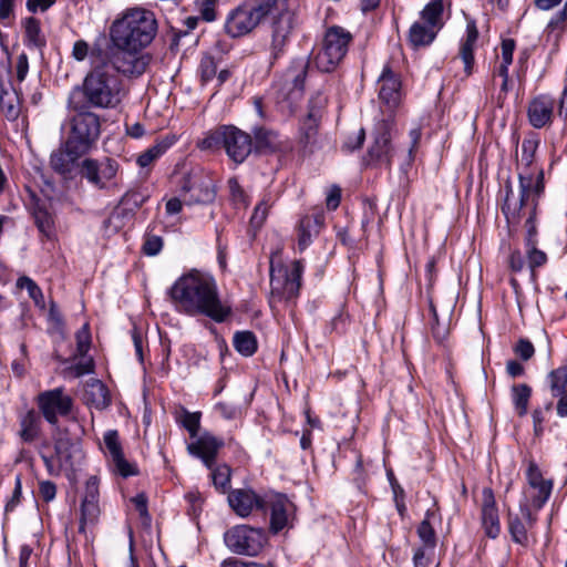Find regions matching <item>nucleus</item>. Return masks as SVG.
I'll use <instances>...</instances> for the list:
<instances>
[{
    "label": "nucleus",
    "mask_w": 567,
    "mask_h": 567,
    "mask_svg": "<svg viewBox=\"0 0 567 567\" xmlns=\"http://www.w3.org/2000/svg\"><path fill=\"white\" fill-rule=\"evenodd\" d=\"M224 150L235 164H241L252 151L251 136L236 126L227 125Z\"/></svg>",
    "instance_id": "6ab92c4d"
},
{
    "label": "nucleus",
    "mask_w": 567,
    "mask_h": 567,
    "mask_svg": "<svg viewBox=\"0 0 567 567\" xmlns=\"http://www.w3.org/2000/svg\"><path fill=\"white\" fill-rule=\"evenodd\" d=\"M532 396V388L526 383L514 384L511 389V398L516 413L524 416L528 410Z\"/></svg>",
    "instance_id": "58836bf2"
},
{
    "label": "nucleus",
    "mask_w": 567,
    "mask_h": 567,
    "mask_svg": "<svg viewBox=\"0 0 567 567\" xmlns=\"http://www.w3.org/2000/svg\"><path fill=\"white\" fill-rule=\"evenodd\" d=\"M212 470V478L216 488L226 493L230 484L231 470L228 465L221 464Z\"/></svg>",
    "instance_id": "3c124183"
},
{
    "label": "nucleus",
    "mask_w": 567,
    "mask_h": 567,
    "mask_svg": "<svg viewBox=\"0 0 567 567\" xmlns=\"http://www.w3.org/2000/svg\"><path fill=\"white\" fill-rule=\"evenodd\" d=\"M32 216L39 231L47 238H51L54 235V219L45 205L34 204Z\"/></svg>",
    "instance_id": "c9c22d12"
},
{
    "label": "nucleus",
    "mask_w": 567,
    "mask_h": 567,
    "mask_svg": "<svg viewBox=\"0 0 567 567\" xmlns=\"http://www.w3.org/2000/svg\"><path fill=\"white\" fill-rule=\"evenodd\" d=\"M547 381L553 398L567 393V365L550 371Z\"/></svg>",
    "instance_id": "a18cd8bd"
},
{
    "label": "nucleus",
    "mask_w": 567,
    "mask_h": 567,
    "mask_svg": "<svg viewBox=\"0 0 567 567\" xmlns=\"http://www.w3.org/2000/svg\"><path fill=\"white\" fill-rule=\"evenodd\" d=\"M120 165L111 157L85 158L80 165V175L96 189H106L115 179Z\"/></svg>",
    "instance_id": "9d476101"
},
{
    "label": "nucleus",
    "mask_w": 567,
    "mask_h": 567,
    "mask_svg": "<svg viewBox=\"0 0 567 567\" xmlns=\"http://www.w3.org/2000/svg\"><path fill=\"white\" fill-rule=\"evenodd\" d=\"M41 433V416L33 409L28 410L19 416L18 436L23 443H32L39 439Z\"/></svg>",
    "instance_id": "2f4dec72"
},
{
    "label": "nucleus",
    "mask_w": 567,
    "mask_h": 567,
    "mask_svg": "<svg viewBox=\"0 0 567 567\" xmlns=\"http://www.w3.org/2000/svg\"><path fill=\"white\" fill-rule=\"evenodd\" d=\"M307 66L306 62L298 61L286 73V82L291 83L290 94L295 97H299L303 92Z\"/></svg>",
    "instance_id": "e433bc0d"
},
{
    "label": "nucleus",
    "mask_w": 567,
    "mask_h": 567,
    "mask_svg": "<svg viewBox=\"0 0 567 567\" xmlns=\"http://www.w3.org/2000/svg\"><path fill=\"white\" fill-rule=\"evenodd\" d=\"M17 286L28 291L29 297L34 301L35 306L42 309L45 307L42 290L33 279L27 276L20 277L17 280Z\"/></svg>",
    "instance_id": "49530a36"
},
{
    "label": "nucleus",
    "mask_w": 567,
    "mask_h": 567,
    "mask_svg": "<svg viewBox=\"0 0 567 567\" xmlns=\"http://www.w3.org/2000/svg\"><path fill=\"white\" fill-rule=\"evenodd\" d=\"M131 502L133 503L136 512L138 513L142 523L144 525L151 524V515L147 509V496L144 493H140L134 496Z\"/></svg>",
    "instance_id": "680f3d73"
},
{
    "label": "nucleus",
    "mask_w": 567,
    "mask_h": 567,
    "mask_svg": "<svg viewBox=\"0 0 567 567\" xmlns=\"http://www.w3.org/2000/svg\"><path fill=\"white\" fill-rule=\"evenodd\" d=\"M100 515V506L99 502L92 501H82L81 505V520H80V532L85 530V526L89 524H94Z\"/></svg>",
    "instance_id": "de8ad7c7"
},
{
    "label": "nucleus",
    "mask_w": 567,
    "mask_h": 567,
    "mask_svg": "<svg viewBox=\"0 0 567 567\" xmlns=\"http://www.w3.org/2000/svg\"><path fill=\"white\" fill-rule=\"evenodd\" d=\"M326 102L321 93H317L309 101L308 114L301 123L299 134V144L306 153H313L318 147V126Z\"/></svg>",
    "instance_id": "f8f14e48"
},
{
    "label": "nucleus",
    "mask_w": 567,
    "mask_h": 567,
    "mask_svg": "<svg viewBox=\"0 0 567 567\" xmlns=\"http://www.w3.org/2000/svg\"><path fill=\"white\" fill-rule=\"evenodd\" d=\"M25 43L32 48H43L45 39L41 33L40 22L33 17L27 18L24 21Z\"/></svg>",
    "instance_id": "79ce46f5"
},
{
    "label": "nucleus",
    "mask_w": 567,
    "mask_h": 567,
    "mask_svg": "<svg viewBox=\"0 0 567 567\" xmlns=\"http://www.w3.org/2000/svg\"><path fill=\"white\" fill-rule=\"evenodd\" d=\"M145 200L146 197L138 192H126L118 203L135 215Z\"/></svg>",
    "instance_id": "13d9d810"
},
{
    "label": "nucleus",
    "mask_w": 567,
    "mask_h": 567,
    "mask_svg": "<svg viewBox=\"0 0 567 567\" xmlns=\"http://www.w3.org/2000/svg\"><path fill=\"white\" fill-rule=\"evenodd\" d=\"M429 513L426 514V517L421 522V524L417 527V535L422 543L424 544L425 549H430L431 551L434 549L436 545V537L435 532L433 527L430 524L429 520Z\"/></svg>",
    "instance_id": "5fc2aeb1"
},
{
    "label": "nucleus",
    "mask_w": 567,
    "mask_h": 567,
    "mask_svg": "<svg viewBox=\"0 0 567 567\" xmlns=\"http://www.w3.org/2000/svg\"><path fill=\"white\" fill-rule=\"evenodd\" d=\"M247 4L260 22L266 18H271V21H275L280 20L284 16L295 17L288 6V0H248Z\"/></svg>",
    "instance_id": "b1692460"
},
{
    "label": "nucleus",
    "mask_w": 567,
    "mask_h": 567,
    "mask_svg": "<svg viewBox=\"0 0 567 567\" xmlns=\"http://www.w3.org/2000/svg\"><path fill=\"white\" fill-rule=\"evenodd\" d=\"M37 404L45 421L56 425L59 416H66L71 412L73 401L63 388H55L41 392L37 396Z\"/></svg>",
    "instance_id": "ddd939ff"
},
{
    "label": "nucleus",
    "mask_w": 567,
    "mask_h": 567,
    "mask_svg": "<svg viewBox=\"0 0 567 567\" xmlns=\"http://www.w3.org/2000/svg\"><path fill=\"white\" fill-rule=\"evenodd\" d=\"M76 355L84 357L91 348V332L89 323H84L75 333Z\"/></svg>",
    "instance_id": "6e6d98bb"
},
{
    "label": "nucleus",
    "mask_w": 567,
    "mask_h": 567,
    "mask_svg": "<svg viewBox=\"0 0 567 567\" xmlns=\"http://www.w3.org/2000/svg\"><path fill=\"white\" fill-rule=\"evenodd\" d=\"M525 246H526V255H527L528 266L532 270H534L536 267H542L547 262L546 254L543 250H539L536 248L535 233L533 229L528 230Z\"/></svg>",
    "instance_id": "37998d69"
},
{
    "label": "nucleus",
    "mask_w": 567,
    "mask_h": 567,
    "mask_svg": "<svg viewBox=\"0 0 567 567\" xmlns=\"http://www.w3.org/2000/svg\"><path fill=\"white\" fill-rule=\"evenodd\" d=\"M200 412H189L186 408L181 406L175 413V420L190 435L192 439L197 437L200 427Z\"/></svg>",
    "instance_id": "ea45409f"
},
{
    "label": "nucleus",
    "mask_w": 567,
    "mask_h": 567,
    "mask_svg": "<svg viewBox=\"0 0 567 567\" xmlns=\"http://www.w3.org/2000/svg\"><path fill=\"white\" fill-rule=\"evenodd\" d=\"M103 453L113 471L123 477L137 474L135 465L127 462L123 454V449L115 430H109L103 435Z\"/></svg>",
    "instance_id": "2eb2a0df"
},
{
    "label": "nucleus",
    "mask_w": 567,
    "mask_h": 567,
    "mask_svg": "<svg viewBox=\"0 0 567 567\" xmlns=\"http://www.w3.org/2000/svg\"><path fill=\"white\" fill-rule=\"evenodd\" d=\"M82 155L73 154L68 147V141L64 142L63 147L53 152L50 157V165L54 172L69 177L74 171L76 161Z\"/></svg>",
    "instance_id": "72a5a7b5"
},
{
    "label": "nucleus",
    "mask_w": 567,
    "mask_h": 567,
    "mask_svg": "<svg viewBox=\"0 0 567 567\" xmlns=\"http://www.w3.org/2000/svg\"><path fill=\"white\" fill-rule=\"evenodd\" d=\"M526 478L528 489L525 492V499L522 502L528 504V501H530L529 506L539 511L551 494L553 482L543 477L538 465L533 461L528 464Z\"/></svg>",
    "instance_id": "4468645a"
},
{
    "label": "nucleus",
    "mask_w": 567,
    "mask_h": 567,
    "mask_svg": "<svg viewBox=\"0 0 567 567\" xmlns=\"http://www.w3.org/2000/svg\"><path fill=\"white\" fill-rule=\"evenodd\" d=\"M163 248L161 236L147 234L143 244V252L146 256H156Z\"/></svg>",
    "instance_id": "e2e57ef3"
},
{
    "label": "nucleus",
    "mask_w": 567,
    "mask_h": 567,
    "mask_svg": "<svg viewBox=\"0 0 567 567\" xmlns=\"http://www.w3.org/2000/svg\"><path fill=\"white\" fill-rule=\"evenodd\" d=\"M0 110L8 121H16L21 113V99L17 89L11 84H0Z\"/></svg>",
    "instance_id": "473e14b6"
},
{
    "label": "nucleus",
    "mask_w": 567,
    "mask_h": 567,
    "mask_svg": "<svg viewBox=\"0 0 567 567\" xmlns=\"http://www.w3.org/2000/svg\"><path fill=\"white\" fill-rule=\"evenodd\" d=\"M429 311H430L429 323L431 327V333L436 342L442 343L447 338L449 329L444 324L440 323L436 309L432 302H430Z\"/></svg>",
    "instance_id": "864d4df0"
},
{
    "label": "nucleus",
    "mask_w": 567,
    "mask_h": 567,
    "mask_svg": "<svg viewBox=\"0 0 567 567\" xmlns=\"http://www.w3.org/2000/svg\"><path fill=\"white\" fill-rule=\"evenodd\" d=\"M223 445L224 442L221 440L209 433H204L187 445V451L190 455L200 458L208 468H212L217 453Z\"/></svg>",
    "instance_id": "4be33fe9"
},
{
    "label": "nucleus",
    "mask_w": 567,
    "mask_h": 567,
    "mask_svg": "<svg viewBox=\"0 0 567 567\" xmlns=\"http://www.w3.org/2000/svg\"><path fill=\"white\" fill-rule=\"evenodd\" d=\"M93 370H94L93 359L85 354L84 357H81V360L78 363L70 367L68 369V372L74 378H80L82 375L92 373Z\"/></svg>",
    "instance_id": "052dcab7"
},
{
    "label": "nucleus",
    "mask_w": 567,
    "mask_h": 567,
    "mask_svg": "<svg viewBox=\"0 0 567 567\" xmlns=\"http://www.w3.org/2000/svg\"><path fill=\"white\" fill-rule=\"evenodd\" d=\"M293 22L295 17L288 18L287 16H284L280 20L271 21V43L269 47L271 63L285 54Z\"/></svg>",
    "instance_id": "5701e85b"
},
{
    "label": "nucleus",
    "mask_w": 567,
    "mask_h": 567,
    "mask_svg": "<svg viewBox=\"0 0 567 567\" xmlns=\"http://www.w3.org/2000/svg\"><path fill=\"white\" fill-rule=\"evenodd\" d=\"M515 352L518 357L526 361L534 355L535 349L530 341L520 339L515 347Z\"/></svg>",
    "instance_id": "69168bd1"
},
{
    "label": "nucleus",
    "mask_w": 567,
    "mask_h": 567,
    "mask_svg": "<svg viewBox=\"0 0 567 567\" xmlns=\"http://www.w3.org/2000/svg\"><path fill=\"white\" fill-rule=\"evenodd\" d=\"M168 295L175 310L182 315L224 322L231 313V307L221 300L217 281L209 272L193 269L182 275Z\"/></svg>",
    "instance_id": "f257e3e1"
},
{
    "label": "nucleus",
    "mask_w": 567,
    "mask_h": 567,
    "mask_svg": "<svg viewBox=\"0 0 567 567\" xmlns=\"http://www.w3.org/2000/svg\"><path fill=\"white\" fill-rule=\"evenodd\" d=\"M134 217V214L131 213L127 208L122 206L120 203L111 213L106 223L109 226L113 227L115 230L124 227L128 221H131Z\"/></svg>",
    "instance_id": "8fccbe9b"
},
{
    "label": "nucleus",
    "mask_w": 567,
    "mask_h": 567,
    "mask_svg": "<svg viewBox=\"0 0 567 567\" xmlns=\"http://www.w3.org/2000/svg\"><path fill=\"white\" fill-rule=\"evenodd\" d=\"M478 29L474 19H467L465 37L461 41L460 56L464 63V72L468 76L474 68V52L477 48Z\"/></svg>",
    "instance_id": "c756f323"
},
{
    "label": "nucleus",
    "mask_w": 567,
    "mask_h": 567,
    "mask_svg": "<svg viewBox=\"0 0 567 567\" xmlns=\"http://www.w3.org/2000/svg\"><path fill=\"white\" fill-rule=\"evenodd\" d=\"M173 143L174 141L168 138L157 142L137 157V164L141 167H147L154 161L159 158L173 145Z\"/></svg>",
    "instance_id": "c03bdc74"
},
{
    "label": "nucleus",
    "mask_w": 567,
    "mask_h": 567,
    "mask_svg": "<svg viewBox=\"0 0 567 567\" xmlns=\"http://www.w3.org/2000/svg\"><path fill=\"white\" fill-rule=\"evenodd\" d=\"M261 512H269L270 530L274 534H278L289 525L293 504L282 494L266 493L265 509Z\"/></svg>",
    "instance_id": "dca6fc26"
},
{
    "label": "nucleus",
    "mask_w": 567,
    "mask_h": 567,
    "mask_svg": "<svg viewBox=\"0 0 567 567\" xmlns=\"http://www.w3.org/2000/svg\"><path fill=\"white\" fill-rule=\"evenodd\" d=\"M259 23L260 21L246 3L229 11L225 21V31L231 38H239L250 33Z\"/></svg>",
    "instance_id": "aec40b11"
},
{
    "label": "nucleus",
    "mask_w": 567,
    "mask_h": 567,
    "mask_svg": "<svg viewBox=\"0 0 567 567\" xmlns=\"http://www.w3.org/2000/svg\"><path fill=\"white\" fill-rule=\"evenodd\" d=\"M90 47L89 43L84 40H78L74 42L72 48V56L74 60L81 62L84 61L89 56Z\"/></svg>",
    "instance_id": "338daca9"
},
{
    "label": "nucleus",
    "mask_w": 567,
    "mask_h": 567,
    "mask_svg": "<svg viewBox=\"0 0 567 567\" xmlns=\"http://www.w3.org/2000/svg\"><path fill=\"white\" fill-rule=\"evenodd\" d=\"M254 136L257 150L271 148L276 142L275 133L264 127H256L254 130Z\"/></svg>",
    "instance_id": "bf43d9fd"
},
{
    "label": "nucleus",
    "mask_w": 567,
    "mask_h": 567,
    "mask_svg": "<svg viewBox=\"0 0 567 567\" xmlns=\"http://www.w3.org/2000/svg\"><path fill=\"white\" fill-rule=\"evenodd\" d=\"M226 127L227 125H223L216 130L206 132L204 137L197 141V148L210 153H215L224 148Z\"/></svg>",
    "instance_id": "4c0bfd02"
},
{
    "label": "nucleus",
    "mask_w": 567,
    "mask_h": 567,
    "mask_svg": "<svg viewBox=\"0 0 567 567\" xmlns=\"http://www.w3.org/2000/svg\"><path fill=\"white\" fill-rule=\"evenodd\" d=\"M99 485H100L99 477L95 475L90 476L85 483L83 501L99 502V496H100Z\"/></svg>",
    "instance_id": "0e129e2a"
},
{
    "label": "nucleus",
    "mask_w": 567,
    "mask_h": 567,
    "mask_svg": "<svg viewBox=\"0 0 567 567\" xmlns=\"http://www.w3.org/2000/svg\"><path fill=\"white\" fill-rule=\"evenodd\" d=\"M124 95L122 81L109 71V64H101L85 75L82 85L72 89L68 97V109H115Z\"/></svg>",
    "instance_id": "f03ea898"
},
{
    "label": "nucleus",
    "mask_w": 567,
    "mask_h": 567,
    "mask_svg": "<svg viewBox=\"0 0 567 567\" xmlns=\"http://www.w3.org/2000/svg\"><path fill=\"white\" fill-rule=\"evenodd\" d=\"M444 24V1H430L420 12V20L413 22L409 29V44L413 49L429 47Z\"/></svg>",
    "instance_id": "39448f33"
},
{
    "label": "nucleus",
    "mask_w": 567,
    "mask_h": 567,
    "mask_svg": "<svg viewBox=\"0 0 567 567\" xmlns=\"http://www.w3.org/2000/svg\"><path fill=\"white\" fill-rule=\"evenodd\" d=\"M323 223L324 215L321 212L306 215L300 219L298 228V247L300 251L305 250L310 245L312 238L319 234Z\"/></svg>",
    "instance_id": "7c9ffc66"
},
{
    "label": "nucleus",
    "mask_w": 567,
    "mask_h": 567,
    "mask_svg": "<svg viewBox=\"0 0 567 567\" xmlns=\"http://www.w3.org/2000/svg\"><path fill=\"white\" fill-rule=\"evenodd\" d=\"M504 204L502 206V210L505 214L507 220L511 218H516L520 210L524 208H528L530 213H534L538 203V199L543 194H536L534 192L529 193L526 198L523 197L522 186L519 185V196L515 198L513 185L511 179H507L504 184Z\"/></svg>",
    "instance_id": "412c9836"
},
{
    "label": "nucleus",
    "mask_w": 567,
    "mask_h": 567,
    "mask_svg": "<svg viewBox=\"0 0 567 567\" xmlns=\"http://www.w3.org/2000/svg\"><path fill=\"white\" fill-rule=\"evenodd\" d=\"M85 398L89 404L99 410L105 409L111 403L109 390L99 380H93L87 383Z\"/></svg>",
    "instance_id": "f704fd0d"
},
{
    "label": "nucleus",
    "mask_w": 567,
    "mask_h": 567,
    "mask_svg": "<svg viewBox=\"0 0 567 567\" xmlns=\"http://www.w3.org/2000/svg\"><path fill=\"white\" fill-rule=\"evenodd\" d=\"M17 80L21 83L24 81L28 72H29V59L28 55L22 52L17 58Z\"/></svg>",
    "instance_id": "774afa93"
},
{
    "label": "nucleus",
    "mask_w": 567,
    "mask_h": 567,
    "mask_svg": "<svg viewBox=\"0 0 567 567\" xmlns=\"http://www.w3.org/2000/svg\"><path fill=\"white\" fill-rule=\"evenodd\" d=\"M303 265L300 260L288 265L270 261L271 299L277 301H291L298 297L301 288Z\"/></svg>",
    "instance_id": "0eeeda50"
},
{
    "label": "nucleus",
    "mask_w": 567,
    "mask_h": 567,
    "mask_svg": "<svg viewBox=\"0 0 567 567\" xmlns=\"http://www.w3.org/2000/svg\"><path fill=\"white\" fill-rule=\"evenodd\" d=\"M234 348L244 357H251L257 351V340L250 331H238L234 334Z\"/></svg>",
    "instance_id": "a19ab883"
},
{
    "label": "nucleus",
    "mask_w": 567,
    "mask_h": 567,
    "mask_svg": "<svg viewBox=\"0 0 567 567\" xmlns=\"http://www.w3.org/2000/svg\"><path fill=\"white\" fill-rule=\"evenodd\" d=\"M268 542L262 528L251 527L246 524L236 525L224 534L226 547L234 554L243 556H257Z\"/></svg>",
    "instance_id": "1a4fd4ad"
},
{
    "label": "nucleus",
    "mask_w": 567,
    "mask_h": 567,
    "mask_svg": "<svg viewBox=\"0 0 567 567\" xmlns=\"http://www.w3.org/2000/svg\"><path fill=\"white\" fill-rule=\"evenodd\" d=\"M265 495L257 494L252 488H235L228 493V505L236 515L248 517L255 509H265Z\"/></svg>",
    "instance_id": "f3484780"
},
{
    "label": "nucleus",
    "mask_w": 567,
    "mask_h": 567,
    "mask_svg": "<svg viewBox=\"0 0 567 567\" xmlns=\"http://www.w3.org/2000/svg\"><path fill=\"white\" fill-rule=\"evenodd\" d=\"M379 97L390 107L396 106L401 101V81L389 65H384L378 79Z\"/></svg>",
    "instance_id": "393cba45"
},
{
    "label": "nucleus",
    "mask_w": 567,
    "mask_h": 567,
    "mask_svg": "<svg viewBox=\"0 0 567 567\" xmlns=\"http://www.w3.org/2000/svg\"><path fill=\"white\" fill-rule=\"evenodd\" d=\"M539 146V140L536 137L525 138L522 143V156L517 164L518 182L522 186L524 198L529 193L544 194V169L535 164V154Z\"/></svg>",
    "instance_id": "6e6552de"
},
{
    "label": "nucleus",
    "mask_w": 567,
    "mask_h": 567,
    "mask_svg": "<svg viewBox=\"0 0 567 567\" xmlns=\"http://www.w3.org/2000/svg\"><path fill=\"white\" fill-rule=\"evenodd\" d=\"M555 100L549 95H539L528 105L527 114L529 123L535 128L549 125L554 116Z\"/></svg>",
    "instance_id": "a878e982"
},
{
    "label": "nucleus",
    "mask_w": 567,
    "mask_h": 567,
    "mask_svg": "<svg viewBox=\"0 0 567 567\" xmlns=\"http://www.w3.org/2000/svg\"><path fill=\"white\" fill-rule=\"evenodd\" d=\"M482 526L489 538L495 539L501 533L498 509L491 488L483 489Z\"/></svg>",
    "instance_id": "cd10ccee"
},
{
    "label": "nucleus",
    "mask_w": 567,
    "mask_h": 567,
    "mask_svg": "<svg viewBox=\"0 0 567 567\" xmlns=\"http://www.w3.org/2000/svg\"><path fill=\"white\" fill-rule=\"evenodd\" d=\"M199 74L203 83L212 81L217 73V64L212 55H204L199 63Z\"/></svg>",
    "instance_id": "4d7b16f0"
},
{
    "label": "nucleus",
    "mask_w": 567,
    "mask_h": 567,
    "mask_svg": "<svg viewBox=\"0 0 567 567\" xmlns=\"http://www.w3.org/2000/svg\"><path fill=\"white\" fill-rule=\"evenodd\" d=\"M519 511L524 522L518 516H509L508 529L515 543L526 545L528 542L527 528H532L535 525L537 517L533 514L527 503L520 502Z\"/></svg>",
    "instance_id": "bb28decb"
},
{
    "label": "nucleus",
    "mask_w": 567,
    "mask_h": 567,
    "mask_svg": "<svg viewBox=\"0 0 567 567\" xmlns=\"http://www.w3.org/2000/svg\"><path fill=\"white\" fill-rule=\"evenodd\" d=\"M274 200L270 194H265L262 199L257 204L250 218L254 227L259 228L265 223L268 212L272 206Z\"/></svg>",
    "instance_id": "09e8293b"
},
{
    "label": "nucleus",
    "mask_w": 567,
    "mask_h": 567,
    "mask_svg": "<svg viewBox=\"0 0 567 567\" xmlns=\"http://www.w3.org/2000/svg\"><path fill=\"white\" fill-rule=\"evenodd\" d=\"M183 189L189 193V197L185 198V203L188 205L209 204L216 196L214 181L207 176L195 178L193 182L185 184Z\"/></svg>",
    "instance_id": "c85d7f7f"
},
{
    "label": "nucleus",
    "mask_w": 567,
    "mask_h": 567,
    "mask_svg": "<svg viewBox=\"0 0 567 567\" xmlns=\"http://www.w3.org/2000/svg\"><path fill=\"white\" fill-rule=\"evenodd\" d=\"M143 50L115 49L103 64H109L111 70L127 78L141 76L147 69L150 56L142 53Z\"/></svg>",
    "instance_id": "9b49d317"
},
{
    "label": "nucleus",
    "mask_w": 567,
    "mask_h": 567,
    "mask_svg": "<svg viewBox=\"0 0 567 567\" xmlns=\"http://www.w3.org/2000/svg\"><path fill=\"white\" fill-rule=\"evenodd\" d=\"M352 34L342 27L332 25L324 32L322 45L313 62L321 72L333 71L346 56Z\"/></svg>",
    "instance_id": "423d86ee"
},
{
    "label": "nucleus",
    "mask_w": 567,
    "mask_h": 567,
    "mask_svg": "<svg viewBox=\"0 0 567 567\" xmlns=\"http://www.w3.org/2000/svg\"><path fill=\"white\" fill-rule=\"evenodd\" d=\"M391 125L388 121H381L375 128L374 141L369 148V158L378 165L390 167L394 150L391 145Z\"/></svg>",
    "instance_id": "a211bd4d"
},
{
    "label": "nucleus",
    "mask_w": 567,
    "mask_h": 567,
    "mask_svg": "<svg viewBox=\"0 0 567 567\" xmlns=\"http://www.w3.org/2000/svg\"><path fill=\"white\" fill-rule=\"evenodd\" d=\"M69 111L72 114L68 117V147L75 155H84L101 134V118L87 107Z\"/></svg>",
    "instance_id": "20e7f679"
},
{
    "label": "nucleus",
    "mask_w": 567,
    "mask_h": 567,
    "mask_svg": "<svg viewBox=\"0 0 567 567\" xmlns=\"http://www.w3.org/2000/svg\"><path fill=\"white\" fill-rule=\"evenodd\" d=\"M158 24L153 11L134 8L124 11L110 25L114 49L144 50L155 39Z\"/></svg>",
    "instance_id": "7ed1b4c3"
},
{
    "label": "nucleus",
    "mask_w": 567,
    "mask_h": 567,
    "mask_svg": "<svg viewBox=\"0 0 567 567\" xmlns=\"http://www.w3.org/2000/svg\"><path fill=\"white\" fill-rule=\"evenodd\" d=\"M78 451V445L71 443L69 440L60 439L55 443V454L61 465L72 466L71 457Z\"/></svg>",
    "instance_id": "603ef678"
}]
</instances>
